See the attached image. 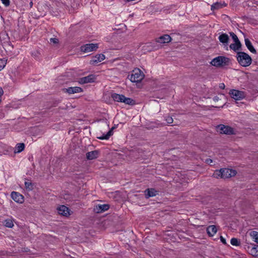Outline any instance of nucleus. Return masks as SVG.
Listing matches in <instances>:
<instances>
[{
  "mask_svg": "<svg viewBox=\"0 0 258 258\" xmlns=\"http://www.w3.org/2000/svg\"><path fill=\"white\" fill-rule=\"evenodd\" d=\"M248 251L252 256H258V245H255L253 246H248Z\"/></svg>",
  "mask_w": 258,
  "mask_h": 258,
  "instance_id": "18",
  "label": "nucleus"
},
{
  "mask_svg": "<svg viewBox=\"0 0 258 258\" xmlns=\"http://www.w3.org/2000/svg\"><path fill=\"white\" fill-rule=\"evenodd\" d=\"M206 162L208 164H211L213 162V161L212 159L208 158L206 160Z\"/></svg>",
  "mask_w": 258,
  "mask_h": 258,
  "instance_id": "37",
  "label": "nucleus"
},
{
  "mask_svg": "<svg viewBox=\"0 0 258 258\" xmlns=\"http://www.w3.org/2000/svg\"><path fill=\"white\" fill-rule=\"evenodd\" d=\"M249 235L252 240L258 244V232L252 231L249 233Z\"/></svg>",
  "mask_w": 258,
  "mask_h": 258,
  "instance_id": "26",
  "label": "nucleus"
},
{
  "mask_svg": "<svg viewBox=\"0 0 258 258\" xmlns=\"http://www.w3.org/2000/svg\"><path fill=\"white\" fill-rule=\"evenodd\" d=\"M4 224L5 226L9 227V228H12L14 226V223L12 220L8 219H6L4 222Z\"/></svg>",
  "mask_w": 258,
  "mask_h": 258,
  "instance_id": "27",
  "label": "nucleus"
},
{
  "mask_svg": "<svg viewBox=\"0 0 258 258\" xmlns=\"http://www.w3.org/2000/svg\"><path fill=\"white\" fill-rule=\"evenodd\" d=\"M230 34L231 36L232 37V38L233 39L234 42H240V41L239 40V39L236 34H235L233 32L230 33Z\"/></svg>",
  "mask_w": 258,
  "mask_h": 258,
  "instance_id": "31",
  "label": "nucleus"
},
{
  "mask_svg": "<svg viewBox=\"0 0 258 258\" xmlns=\"http://www.w3.org/2000/svg\"><path fill=\"white\" fill-rule=\"evenodd\" d=\"M7 64V60L0 59V71L4 69Z\"/></svg>",
  "mask_w": 258,
  "mask_h": 258,
  "instance_id": "30",
  "label": "nucleus"
},
{
  "mask_svg": "<svg viewBox=\"0 0 258 258\" xmlns=\"http://www.w3.org/2000/svg\"><path fill=\"white\" fill-rule=\"evenodd\" d=\"M1 1L6 7L10 5V0H1Z\"/></svg>",
  "mask_w": 258,
  "mask_h": 258,
  "instance_id": "33",
  "label": "nucleus"
},
{
  "mask_svg": "<svg viewBox=\"0 0 258 258\" xmlns=\"http://www.w3.org/2000/svg\"><path fill=\"white\" fill-rule=\"evenodd\" d=\"M244 41H245V44L246 46L247 47V48H248V49L251 52H252L253 53H256V51L254 49L253 46H252V45L251 42L250 41V40L248 38H245Z\"/></svg>",
  "mask_w": 258,
  "mask_h": 258,
  "instance_id": "20",
  "label": "nucleus"
},
{
  "mask_svg": "<svg viewBox=\"0 0 258 258\" xmlns=\"http://www.w3.org/2000/svg\"><path fill=\"white\" fill-rule=\"evenodd\" d=\"M96 79V78L95 75H90L88 76L80 78L78 82L80 84H84L94 82H95Z\"/></svg>",
  "mask_w": 258,
  "mask_h": 258,
  "instance_id": "9",
  "label": "nucleus"
},
{
  "mask_svg": "<svg viewBox=\"0 0 258 258\" xmlns=\"http://www.w3.org/2000/svg\"><path fill=\"white\" fill-rule=\"evenodd\" d=\"M236 57L238 63L242 67H248L251 63L250 56L244 52H238Z\"/></svg>",
  "mask_w": 258,
  "mask_h": 258,
  "instance_id": "2",
  "label": "nucleus"
},
{
  "mask_svg": "<svg viewBox=\"0 0 258 258\" xmlns=\"http://www.w3.org/2000/svg\"><path fill=\"white\" fill-rule=\"evenodd\" d=\"M63 91L69 94H72L82 92H83V89L79 87H72L63 89Z\"/></svg>",
  "mask_w": 258,
  "mask_h": 258,
  "instance_id": "12",
  "label": "nucleus"
},
{
  "mask_svg": "<svg viewBox=\"0 0 258 258\" xmlns=\"http://www.w3.org/2000/svg\"><path fill=\"white\" fill-rule=\"evenodd\" d=\"M166 121L167 123L171 124V123H172L173 122V119H172V118L171 117L168 116L166 118Z\"/></svg>",
  "mask_w": 258,
  "mask_h": 258,
  "instance_id": "32",
  "label": "nucleus"
},
{
  "mask_svg": "<svg viewBox=\"0 0 258 258\" xmlns=\"http://www.w3.org/2000/svg\"><path fill=\"white\" fill-rule=\"evenodd\" d=\"M98 48V44L97 43H88L81 47V50L85 53L90 52L96 50Z\"/></svg>",
  "mask_w": 258,
  "mask_h": 258,
  "instance_id": "7",
  "label": "nucleus"
},
{
  "mask_svg": "<svg viewBox=\"0 0 258 258\" xmlns=\"http://www.w3.org/2000/svg\"><path fill=\"white\" fill-rule=\"evenodd\" d=\"M213 100L215 101H217L219 100V98H218V97L216 96V97H214Z\"/></svg>",
  "mask_w": 258,
  "mask_h": 258,
  "instance_id": "39",
  "label": "nucleus"
},
{
  "mask_svg": "<svg viewBox=\"0 0 258 258\" xmlns=\"http://www.w3.org/2000/svg\"><path fill=\"white\" fill-rule=\"evenodd\" d=\"M98 152L97 151H93L86 154L87 158L88 160H93L97 158Z\"/></svg>",
  "mask_w": 258,
  "mask_h": 258,
  "instance_id": "22",
  "label": "nucleus"
},
{
  "mask_svg": "<svg viewBox=\"0 0 258 258\" xmlns=\"http://www.w3.org/2000/svg\"><path fill=\"white\" fill-rule=\"evenodd\" d=\"M207 231L209 235L213 236L217 232V228L215 225H210L207 227Z\"/></svg>",
  "mask_w": 258,
  "mask_h": 258,
  "instance_id": "19",
  "label": "nucleus"
},
{
  "mask_svg": "<svg viewBox=\"0 0 258 258\" xmlns=\"http://www.w3.org/2000/svg\"><path fill=\"white\" fill-rule=\"evenodd\" d=\"M226 4L225 3H216L211 6V10L212 11H214L215 10H218L223 7H225Z\"/></svg>",
  "mask_w": 258,
  "mask_h": 258,
  "instance_id": "24",
  "label": "nucleus"
},
{
  "mask_svg": "<svg viewBox=\"0 0 258 258\" xmlns=\"http://www.w3.org/2000/svg\"><path fill=\"white\" fill-rule=\"evenodd\" d=\"M111 97L114 101L124 103L127 105H133L135 104V101L131 98L126 97L123 95L113 93Z\"/></svg>",
  "mask_w": 258,
  "mask_h": 258,
  "instance_id": "3",
  "label": "nucleus"
},
{
  "mask_svg": "<svg viewBox=\"0 0 258 258\" xmlns=\"http://www.w3.org/2000/svg\"><path fill=\"white\" fill-rule=\"evenodd\" d=\"M171 40L170 36L169 35L166 34L158 38L156 41L160 43H165L169 42Z\"/></svg>",
  "mask_w": 258,
  "mask_h": 258,
  "instance_id": "15",
  "label": "nucleus"
},
{
  "mask_svg": "<svg viewBox=\"0 0 258 258\" xmlns=\"http://www.w3.org/2000/svg\"><path fill=\"white\" fill-rule=\"evenodd\" d=\"M229 94L235 100H241L245 96V93L243 91L235 89L231 90L229 92Z\"/></svg>",
  "mask_w": 258,
  "mask_h": 258,
  "instance_id": "6",
  "label": "nucleus"
},
{
  "mask_svg": "<svg viewBox=\"0 0 258 258\" xmlns=\"http://www.w3.org/2000/svg\"><path fill=\"white\" fill-rule=\"evenodd\" d=\"M230 243L232 245L234 246H238L240 245V241L236 238H232L231 239Z\"/></svg>",
  "mask_w": 258,
  "mask_h": 258,
  "instance_id": "29",
  "label": "nucleus"
},
{
  "mask_svg": "<svg viewBox=\"0 0 258 258\" xmlns=\"http://www.w3.org/2000/svg\"><path fill=\"white\" fill-rule=\"evenodd\" d=\"M220 240L224 244H227L226 239L222 236H220Z\"/></svg>",
  "mask_w": 258,
  "mask_h": 258,
  "instance_id": "35",
  "label": "nucleus"
},
{
  "mask_svg": "<svg viewBox=\"0 0 258 258\" xmlns=\"http://www.w3.org/2000/svg\"><path fill=\"white\" fill-rule=\"evenodd\" d=\"M144 77V73L139 69H134L129 76L131 81L135 83L140 82Z\"/></svg>",
  "mask_w": 258,
  "mask_h": 258,
  "instance_id": "4",
  "label": "nucleus"
},
{
  "mask_svg": "<svg viewBox=\"0 0 258 258\" xmlns=\"http://www.w3.org/2000/svg\"><path fill=\"white\" fill-rule=\"evenodd\" d=\"M57 212L59 214L64 216H68L70 215L69 209L64 205L58 207Z\"/></svg>",
  "mask_w": 258,
  "mask_h": 258,
  "instance_id": "13",
  "label": "nucleus"
},
{
  "mask_svg": "<svg viewBox=\"0 0 258 258\" xmlns=\"http://www.w3.org/2000/svg\"><path fill=\"white\" fill-rule=\"evenodd\" d=\"M58 42V40L57 38H50V43H57Z\"/></svg>",
  "mask_w": 258,
  "mask_h": 258,
  "instance_id": "34",
  "label": "nucleus"
},
{
  "mask_svg": "<svg viewBox=\"0 0 258 258\" xmlns=\"http://www.w3.org/2000/svg\"><path fill=\"white\" fill-rule=\"evenodd\" d=\"M241 46V45L240 42H234V43L231 44L230 45L229 47H230V49L236 51L240 48Z\"/></svg>",
  "mask_w": 258,
  "mask_h": 258,
  "instance_id": "25",
  "label": "nucleus"
},
{
  "mask_svg": "<svg viewBox=\"0 0 258 258\" xmlns=\"http://www.w3.org/2000/svg\"><path fill=\"white\" fill-rule=\"evenodd\" d=\"M109 208V206L108 204H99L96 205L94 207V211L96 213H101L107 211Z\"/></svg>",
  "mask_w": 258,
  "mask_h": 258,
  "instance_id": "14",
  "label": "nucleus"
},
{
  "mask_svg": "<svg viewBox=\"0 0 258 258\" xmlns=\"http://www.w3.org/2000/svg\"><path fill=\"white\" fill-rule=\"evenodd\" d=\"M105 58V56L103 54H98L92 57L90 60V64H94L101 62Z\"/></svg>",
  "mask_w": 258,
  "mask_h": 258,
  "instance_id": "11",
  "label": "nucleus"
},
{
  "mask_svg": "<svg viewBox=\"0 0 258 258\" xmlns=\"http://www.w3.org/2000/svg\"><path fill=\"white\" fill-rule=\"evenodd\" d=\"M157 191L154 188H148L145 190V195L146 198L153 197L157 195Z\"/></svg>",
  "mask_w": 258,
  "mask_h": 258,
  "instance_id": "16",
  "label": "nucleus"
},
{
  "mask_svg": "<svg viewBox=\"0 0 258 258\" xmlns=\"http://www.w3.org/2000/svg\"><path fill=\"white\" fill-rule=\"evenodd\" d=\"M222 178L225 179L235 176L236 174V171L229 168L221 169Z\"/></svg>",
  "mask_w": 258,
  "mask_h": 258,
  "instance_id": "8",
  "label": "nucleus"
},
{
  "mask_svg": "<svg viewBox=\"0 0 258 258\" xmlns=\"http://www.w3.org/2000/svg\"><path fill=\"white\" fill-rule=\"evenodd\" d=\"M115 127H112L106 134H103L101 136L97 137L100 140H107L113 135V130Z\"/></svg>",
  "mask_w": 258,
  "mask_h": 258,
  "instance_id": "21",
  "label": "nucleus"
},
{
  "mask_svg": "<svg viewBox=\"0 0 258 258\" xmlns=\"http://www.w3.org/2000/svg\"><path fill=\"white\" fill-rule=\"evenodd\" d=\"M11 198L16 202L23 203L24 202V197L19 192L13 191L11 193Z\"/></svg>",
  "mask_w": 258,
  "mask_h": 258,
  "instance_id": "10",
  "label": "nucleus"
},
{
  "mask_svg": "<svg viewBox=\"0 0 258 258\" xmlns=\"http://www.w3.org/2000/svg\"><path fill=\"white\" fill-rule=\"evenodd\" d=\"M3 94H4L3 90L2 88H0V103L2 101V96L3 95Z\"/></svg>",
  "mask_w": 258,
  "mask_h": 258,
  "instance_id": "36",
  "label": "nucleus"
},
{
  "mask_svg": "<svg viewBox=\"0 0 258 258\" xmlns=\"http://www.w3.org/2000/svg\"><path fill=\"white\" fill-rule=\"evenodd\" d=\"M25 184H26V187H28V186L29 185V184L27 182H25Z\"/></svg>",
  "mask_w": 258,
  "mask_h": 258,
  "instance_id": "40",
  "label": "nucleus"
},
{
  "mask_svg": "<svg viewBox=\"0 0 258 258\" xmlns=\"http://www.w3.org/2000/svg\"><path fill=\"white\" fill-rule=\"evenodd\" d=\"M30 6H32L33 3H32V2L30 3Z\"/></svg>",
  "mask_w": 258,
  "mask_h": 258,
  "instance_id": "41",
  "label": "nucleus"
},
{
  "mask_svg": "<svg viewBox=\"0 0 258 258\" xmlns=\"http://www.w3.org/2000/svg\"><path fill=\"white\" fill-rule=\"evenodd\" d=\"M225 85L223 83H221L220 84V85H219V87L221 88V89H224L225 88Z\"/></svg>",
  "mask_w": 258,
  "mask_h": 258,
  "instance_id": "38",
  "label": "nucleus"
},
{
  "mask_svg": "<svg viewBox=\"0 0 258 258\" xmlns=\"http://www.w3.org/2000/svg\"><path fill=\"white\" fill-rule=\"evenodd\" d=\"M217 131L220 134H225L227 135H231L236 134V130L224 124H219L216 126Z\"/></svg>",
  "mask_w": 258,
  "mask_h": 258,
  "instance_id": "5",
  "label": "nucleus"
},
{
  "mask_svg": "<svg viewBox=\"0 0 258 258\" xmlns=\"http://www.w3.org/2000/svg\"><path fill=\"white\" fill-rule=\"evenodd\" d=\"M25 148V145L24 143H19L18 144L15 149L14 153H19L24 150Z\"/></svg>",
  "mask_w": 258,
  "mask_h": 258,
  "instance_id": "23",
  "label": "nucleus"
},
{
  "mask_svg": "<svg viewBox=\"0 0 258 258\" xmlns=\"http://www.w3.org/2000/svg\"><path fill=\"white\" fill-rule=\"evenodd\" d=\"M219 40L224 45H227L229 39L228 35L226 33H222L218 37Z\"/></svg>",
  "mask_w": 258,
  "mask_h": 258,
  "instance_id": "17",
  "label": "nucleus"
},
{
  "mask_svg": "<svg viewBox=\"0 0 258 258\" xmlns=\"http://www.w3.org/2000/svg\"><path fill=\"white\" fill-rule=\"evenodd\" d=\"M213 176L216 178H222L221 169L220 170H216L214 172Z\"/></svg>",
  "mask_w": 258,
  "mask_h": 258,
  "instance_id": "28",
  "label": "nucleus"
},
{
  "mask_svg": "<svg viewBox=\"0 0 258 258\" xmlns=\"http://www.w3.org/2000/svg\"><path fill=\"white\" fill-rule=\"evenodd\" d=\"M230 63V59L224 56H218L213 58L210 64L217 68L228 66Z\"/></svg>",
  "mask_w": 258,
  "mask_h": 258,
  "instance_id": "1",
  "label": "nucleus"
}]
</instances>
